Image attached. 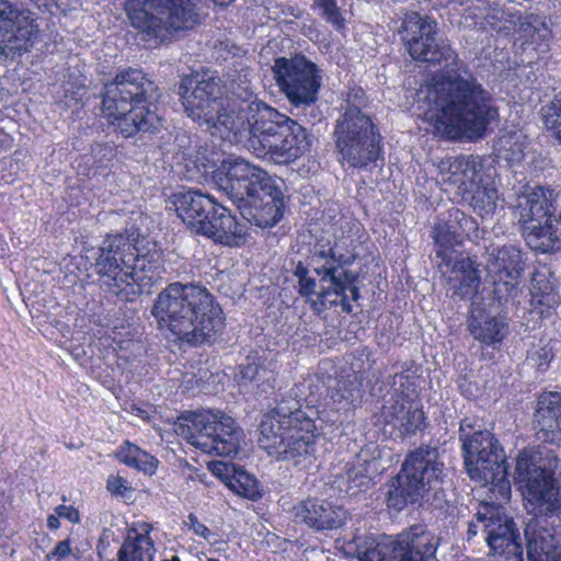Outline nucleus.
Instances as JSON below:
<instances>
[{
	"label": "nucleus",
	"instance_id": "1",
	"mask_svg": "<svg viewBox=\"0 0 561 561\" xmlns=\"http://www.w3.org/2000/svg\"><path fill=\"white\" fill-rule=\"evenodd\" d=\"M410 56L444 67L416 92V102L433 112L436 133L448 140L480 139L499 118L489 91L461 60L448 41L438 37L436 23L416 12L407 13L399 28Z\"/></svg>",
	"mask_w": 561,
	"mask_h": 561
},
{
	"label": "nucleus",
	"instance_id": "2",
	"mask_svg": "<svg viewBox=\"0 0 561 561\" xmlns=\"http://www.w3.org/2000/svg\"><path fill=\"white\" fill-rule=\"evenodd\" d=\"M325 383L318 375H308L265 413L260 424V446L277 460H291L311 456L320 436L318 421L327 423L328 412H320L314 404Z\"/></svg>",
	"mask_w": 561,
	"mask_h": 561
},
{
	"label": "nucleus",
	"instance_id": "3",
	"mask_svg": "<svg viewBox=\"0 0 561 561\" xmlns=\"http://www.w3.org/2000/svg\"><path fill=\"white\" fill-rule=\"evenodd\" d=\"M93 268L100 288L123 301L136 296L161 278L162 253L138 228L107 234L95 252Z\"/></svg>",
	"mask_w": 561,
	"mask_h": 561
},
{
	"label": "nucleus",
	"instance_id": "4",
	"mask_svg": "<svg viewBox=\"0 0 561 561\" xmlns=\"http://www.w3.org/2000/svg\"><path fill=\"white\" fill-rule=\"evenodd\" d=\"M151 314L159 329L192 347L214 344L225 328V316L204 286L174 282L157 296Z\"/></svg>",
	"mask_w": 561,
	"mask_h": 561
},
{
	"label": "nucleus",
	"instance_id": "5",
	"mask_svg": "<svg viewBox=\"0 0 561 561\" xmlns=\"http://www.w3.org/2000/svg\"><path fill=\"white\" fill-rule=\"evenodd\" d=\"M211 172L215 185L231 199L248 222L265 229L283 218L282 187L265 170L237 157L221 161Z\"/></svg>",
	"mask_w": 561,
	"mask_h": 561
},
{
	"label": "nucleus",
	"instance_id": "6",
	"mask_svg": "<svg viewBox=\"0 0 561 561\" xmlns=\"http://www.w3.org/2000/svg\"><path fill=\"white\" fill-rule=\"evenodd\" d=\"M101 95L104 116L123 137L159 130V117L150 108L159 99L158 85L141 69H118Z\"/></svg>",
	"mask_w": 561,
	"mask_h": 561
},
{
	"label": "nucleus",
	"instance_id": "7",
	"mask_svg": "<svg viewBox=\"0 0 561 561\" xmlns=\"http://www.w3.org/2000/svg\"><path fill=\"white\" fill-rule=\"evenodd\" d=\"M355 254L340 253L336 248L320 250L313 253L311 266L319 282L310 275V270L301 261L297 263L293 275L297 279V291L306 298L316 314H321L331 307L340 306L344 313H351L353 307L346 294L351 293V299H359L357 286L359 275L348 267L355 262Z\"/></svg>",
	"mask_w": 561,
	"mask_h": 561
},
{
	"label": "nucleus",
	"instance_id": "8",
	"mask_svg": "<svg viewBox=\"0 0 561 561\" xmlns=\"http://www.w3.org/2000/svg\"><path fill=\"white\" fill-rule=\"evenodd\" d=\"M445 470L438 447L421 445L410 451L399 472L381 488L386 506L389 511L400 513L410 505L439 500Z\"/></svg>",
	"mask_w": 561,
	"mask_h": 561
},
{
	"label": "nucleus",
	"instance_id": "9",
	"mask_svg": "<svg viewBox=\"0 0 561 561\" xmlns=\"http://www.w3.org/2000/svg\"><path fill=\"white\" fill-rule=\"evenodd\" d=\"M558 457L547 446H530L518 451L515 480L526 507L537 516L561 515V479L557 476Z\"/></svg>",
	"mask_w": 561,
	"mask_h": 561
},
{
	"label": "nucleus",
	"instance_id": "10",
	"mask_svg": "<svg viewBox=\"0 0 561 561\" xmlns=\"http://www.w3.org/2000/svg\"><path fill=\"white\" fill-rule=\"evenodd\" d=\"M198 0H125L130 25L144 41H170L198 23Z\"/></svg>",
	"mask_w": 561,
	"mask_h": 561
},
{
	"label": "nucleus",
	"instance_id": "11",
	"mask_svg": "<svg viewBox=\"0 0 561 561\" xmlns=\"http://www.w3.org/2000/svg\"><path fill=\"white\" fill-rule=\"evenodd\" d=\"M472 431V424L463 419L459 426L465 467L472 480L499 489L502 496L511 492L507 479L508 466L500 442L486 430Z\"/></svg>",
	"mask_w": 561,
	"mask_h": 561
},
{
	"label": "nucleus",
	"instance_id": "12",
	"mask_svg": "<svg viewBox=\"0 0 561 561\" xmlns=\"http://www.w3.org/2000/svg\"><path fill=\"white\" fill-rule=\"evenodd\" d=\"M333 139L342 165L367 169L383 162L382 136L365 112L342 113L335 121Z\"/></svg>",
	"mask_w": 561,
	"mask_h": 561
},
{
	"label": "nucleus",
	"instance_id": "13",
	"mask_svg": "<svg viewBox=\"0 0 561 561\" xmlns=\"http://www.w3.org/2000/svg\"><path fill=\"white\" fill-rule=\"evenodd\" d=\"M178 432L191 445L206 454L233 457L238 454L243 431L220 410H197L181 416Z\"/></svg>",
	"mask_w": 561,
	"mask_h": 561
},
{
	"label": "nucleus",
	"instance_id": "14",
	"mask_svg": "<svg viewBox=\"0 0 561 561\" xmlns=\"http://www.w3.org/2000/svg\"><path fill=\"white\" fill-rule=\"evenodd\" d=\"M433 233L437 247L436 256L448 268L447 294L455 301L472 299L478 293L481 278L476 261L455 249L462 243V233L449 221L447 213L435 224Z\"/></svg>",
	"mask_w": 561,
	"mask_h": 561
},
{
	"label": "nucleus",
	"instance_id": "15",
	"mask_svg": "<svg viewBox=\"0 0 561 561\" xmlns=\"http://www.w3.org/2000/svg\"><path fill=\"white\" fill-rule=\"evenodd\" d=\"M178 94L184 112L193 121L208 127L226 128L221 113L224 84L219 77L210 72H194L181 78Z\"/></svg>",
	"mask_w": 561,
	"mask_h": 561
},
{
	"label": "nucleus",
	"instance_id": "16",
	"mask_svg": "<svg viewBox=\"0 0 561 561\" xmlns=\"http://www.w3.org/2000/svg\"><path fill=\"white\" fill-rule=\"evenodd\" d=\"M272 72L279 91L294 108H307L317 103L322 70L305 55L275 58Z\"/></svg>",
	"mask_w": 561,
	"mask_h": 561
},
{
	"label": "nucleus",
	"instance_id": "17",
	"mask_svg": "<svg viewBox=\"0 0 561 561\" xmlns=\"http://www.w3.org/2000/svg\"><path fill=\"white\" fill-rule=\"evenodd\" d=\"M38 14L8 0H0V56L14 58L31 51L38 41Z\"/></svg>",
	"mask_w": 561,
	"mask_h": 561
},
{
	"label": "nucleus",
	"instance_id": "18",
	"mask_svg": "<svg viewBox=\"0 0 561 561\" xmlns=\"http://www.w3.org/2000/svg\"><path fill=\"white\" fill-rule=\"evenodd\" d=\"M439 542L423 524H414L394 538L388 537L371 551L376 561H439Z\"/></svg>",
	"mask_w": 561,
	"mask_h": 561
},
{
	"label": "nucleus",
	"instance_id": "19",
	"mask_svg": "<svg viewBox=\"0 0 561 561\" xmlns=\"http://www.w3.org/2000/svg\"><path fill=\"white\" fill-rule=\"evenodd\" d=\"M287 122H289L288 116L265 103L250 107V112L234 119H227L225 130L232 134L236 141L243 142L248 150L256 156Z\"/></svg>",
	"mask_w": 561,
	"mask_h": 561
},
{
	"label": "nucleus",
	"instance_id": "20",
	"mask_svg": "<svg viewBox=\"0 0 561 561\" xmlns=\"http://www.w3.org/2000/svg\"><path fill=\"white\" fill-rule=\"evenodd\" d=\"M524 265L523 253L516 245L504 244L490 250L488 271L493 283V297L500 305L517 296Z\"/></svg>",
	"mask_w": 561,
	"mask_h": 561
},
{
	"label": "nucleus",
	"instance_id": "21",
	"mask_svg": "<svg viewBox=\"0 0 561 561\" xmlns=\"http://www.w3.org/2000/svg\"><path fill=\"white\" fill-rule=\"evenodd\" d=\"M307 129L296 121L283 124L282 128L266 142L255 157L276 164H288L301 157L309 148Z\"/></svg>",
	"mask_w": 561,
	"mask_h": 561
},
{
	"label": "nucleus",
	"instance_id": "22",
	"mask_svg": "<svg viewBox=\"0 0 561 561\" xmlns=\"http://www.w3.org/2000/svg\"><path fill=\"white\" fill-rule=\"evenodd\" d=\"M207 217L198 226L196 234L205 236L215 243L229 248H239L247 242L248 228L245 224L238 220L236 214L228 207L216 202Z\"/></svg>",
	"mask_w": 561,
	"mask_h": 561
},
{
	"label": "nucleus",
	"instance_id": "23",
	"mask_svg": "<svg viewBox=\"0 0 561 561\" xmlns=\"http://www.w3.org/2000/svg\"><path fill=\"white\" fill-rule=\"evenodd\" d=\"M560 192L550 187L536 186L530 192L518 197L515 216L518 222L528 224L530 220H557L556 213L559 207Z\"/></svg>",
	"mask_w": 561,
	"mask_h": 561
},
{
	"label": "nucleus",
	"instance_id": "24",
	"mask_svg": "<svg viewBox=\"0 0 561 561\" xmlns=\"http://www.w3.org/2000/svg\"><path fill=\"white\" fill-rule=\"evenodd\" d=\"M168 203L169 208H173L178 217L196 233L198 226L214 209L216 201L198 190L182 187L170 195Z\"/></svg>",
	"mask_w": 561,
	"mask_h": 561
},
{
	"label": "nucleus",
	"instance_id": "25",
	"mask_svg": "<svg viewBox=\"0 0 561 561\" xmlns=\"http://www.w3.org/2000/svg\"><path fill=\"white\" fill-rule=\"evenodd\" d=\"M327 390L330 397L329 407L332 414L328 413L327 424L343 423L342 412L350 411L354 403L362 398V381L357 373L344 371L335 378H329Z\"/></svg>",
	"mask_w": 561,
	"mask_h": 561
},
{
	"label": "nucleus",
	"instance_id": "26",
	"mask_svg": "<svg viewBox=\"0 0 561 561\" xmlns=\"http://www.w3.org/2000/svg\"><path fill=\"white\" fill-rule=\"evenodd\" d=\"M295 517L317 531L341 528L347 512L325 500L307 499L294 507Z\"/></svg>",
	"mask_w": 561,
	"mask_h": 561
},
{
	"label": "nucleus",
	"instance_id": "27",
	"mask_svg": "<svg viewBox=\"0 0 561 561\" xmlns=\"http://www.w3.org/2000/svg\"><path fill=\"white\" fill-rule=\"evenodd\" d=\"M467 327L474 340L493 350H497L510 333V320L504 314L471 311Z\"/></svg>",
	"mask_w": 561,
	"mask_h": 561
},
{
	"label": "nucleus",
	"instance_id": "28",
	"mask_svg": "<svg viewBox=\"0 0 561 561\" xmlns=\"http://www.w3.org/2000/svg\"><path fill=\"white\" fill-rule=\"evenodd\" d=\"M251 72L248 68H242L230 82V94L225 101L222 121H231L250 112V107L259 104H265L259 100L251 83Z\"/></svg>",
	"mask_w": 561,
	"mask_h": 561
},
{
	"label": "nucleus",
	"instance_id": "29",
	"mask_svg": "<svg viewBox=\"0 0 561 561\" xmlns=\"http://www.w3.org/2000/svg\"><path fill=\"white\" fill-rule=\"evenodd\" d=\"M382 414L386 423L398 431L401 437H411L426 426L425 413L415 403L394 400L383 407Z\"/></svg>",
	"mask_w": 561,
	"mask_h": 561
},
{
	"label": "nucleus",
	"instance_id": "30",
	"mask_svg": "<svg viewBox=\"0 0 561 561\" xmlns=\"http://www.w3.org/2000/svg\"><path fill=\"white\" fill-rule=\"evenodd\" d=\"M542 439L556 443L561 439V392L551 391L539 396L534 413Z\"/></svg>",
	"mask_w": 561,
	"mask_h": 561
},
{
	"label": "nucleus",
	"instance_id": "31",
	"mask_svg": "<svg viewBox=\"0 0 561 561\" xmlns=\"http://www.w3.org/2000/svg\"><path fill=\"white\" fill-rule=\"evenodd\" d=\"M526 244L539 253H553L561 248V229L557 220L520 224Z\"/></svg>",
	"mask_w": 561,
	"mask_h": 561
},
{
	"label": "nucleus",
	"instance_id": "32",
	"mask_svg": "<svg viewBox=\"0 0 561 561\" xmlns=\"http://www.w3.org/2000/svg\"><path fill=\"white\" fill-rule=\"evenodd\" d=\"M483 519L485 540L493 554H496L499 549H504L508 541L520 539L514 520L499 510L491 512L490 516H484Z\"/></svg>",
	"mask_w": 561,
	"mask_h": 561
},
{
	"label": "nucleus",
	"instance_id": "33",
	"mask_svg": "<svg viewBox=\"0 0 561 561\" xmlns=\"http://www.w3.org/2000/svg\"><path fill=\"white\" fill-rule=\"evenodd\" d=\"M482 170L483 159L480 156L457 157L449 163V175L446 181L463 194L479 185Z\"/></svg>",
	"mask_w": 561,
	"mask_h": 561
},
{
	"label": "nucleus",
	"instance_id": "34",
	"mask_svg": "<svg viewBox=\"0 0 561 561\" xmlns=\"http://www.w3.org/2000/svg\"><path fill=\"white\" fill-rule=\"evenodd\" d=\"M378 471V461L370 456L368 450L362 449L352 462L346 463L345 480L348 484L347 491L353 494L363 492L373 484V474Z\"/></svg>",
	"mask_w": 561,
	"mask_h": 561
},
{
	"label": "nucleus",
	"instance_id": "35",
	"mask_svg": "<svg viewBox=\"0 0 561 561\" xmlns=\"http://www.w3.org/2000/svg\"><path fill=\"white\" fill-rule=\"evenodd\" d=\"M154 552L149 530L139 533L136 528H130L117 551V561H153Z\"/></svg>",
	"mask_w": 561,
	"mask_h": 561
},
{
	"label": "nucleus",
	"instance_id": "36",
	"mask_svg": "<svg viewBox=\"0 0 561 561\" xmlns=\"http://www.w3.org/2000/svg\"><path fill=\"white\" fill-rule=\"evenodd\" d=\"M174 141L179 147L175 152L176 163L184 165L188 179L205 175L213 169L209 160L199 153L195 147H191V138L185 133L176 134Z\"/></svg>",
	"mask_w": 561,
	"mask_h": 561
},
{
	"label": "nucleus",
	"instance_id": "37",
	"mask_svg": "<svg viewBox=\"0 0 561 561\" xmlns=\"http://www.w3.org/2000/svg\"><path fill=\"white\" fill-rule=\"evenodd\" d=\"M528 561H561V547L549 534L525 531Z\"/></svg>",
	"mask_w": 561,
	"mask_h": 561
},
{
	"label": "nucleus",
	"instance_id": "38",
	"mask_svg": "<svg viewBox=\"0 0 561 561\" xmlns=\"http://www.w3.org/2000/svg\"><path fill=\"white\" fill-rule=\"evenodd\" d=\"M462 198L469 203L473 211L482 219L493 217L499 202V192L491 185H478L467 193Z\"/></svg>",
	"mask_w": 561,
	"mask_h": 561
},
{
	"label": "nucleus",
	"instance_id": "39",
	"mask_svg": "<svg viewBox=\"0 0 561 561\" xmlns=\"http://www.w3.org/2000/svg\"><path fill=\"white\" fill-rule=\"evenodd\" d=\"M116 456L126 466L148 474H152L157 469L158 460L129 442H125L118 448Z\"/></svg>",
	"mask_w": 561,
	"mask_h": 561
},
{
	"label": "nucleus",
	"instance_id": "40",
	"mask_svg": "<svg viewBox=\"0 0 561 561\" xmlns=\"http://www.w3.org/2000/svg\"><path fill=\"white\" fill-rule=\"evenodd\" d=\"M530 304L541 318H548L559 306L560 296L549 282H538L531 289Z\"/></svg>",
	"mask_w": 561,
	"mask_h": 561
},
{
	"label": "nucleus",
	"instance_id": "41",
	"mask_svg": "<svg viewBox=\"0 0 561 561\" xmlns=\"http://www.w3.org/2000/svg\"><path fill=\"white\" fill-rule=\"evenodd\" d=\"M407 366V364H403L402 370L400 373H396L393 376L391 385L393 393L391 394L389 402L400 400L404 403H415V399L417 398L415 376Z\"/></svg>",
	"mask_w": 561,
	"mask_h": 561
},
{
	"label": "nucleus",
	"instance_id": "42",
	"mask_svg": "<svg viewBox=\"0 0 561 561\" xmlns=\"http://www.w3.org/2000/svg\"><path fill=\"white\" fill-rule=\"evenodd\" d=\"M543 128L561 146V90L539 111Z\"/></svg>",
	"mask_w": 561,
	"mask_h": 561
},
{
	"label": "nucleus",
	"instance_id": "43",
	"mask_svg": "<svg viewBox=\"0 0 561 561\" xmlns=\"http://www.w3.org/2000/svg\"><path fill=\"white\" fill-rule=\"evenodd\" d=\"M241 379L254 382L257 387H273L275 381L273 370L265 367L260 358L247 357L245 363L239 365Z\"/></svg>",
	"mask_w": 561,
	"mask_h": 561
},
{
	"label": "nucleus",
	"instance_id": "44",
	"mask_svg": "<svg viewBox=\"0 0 561 561\" xmlns=\"http://www.w3.org/2000/svg\"><path fill=\"white\" fill-rule=\"evenodd\" d=\"M229 485L236 493L250 500L260 495L256 479L241 469L233 470Z\"/></svg>",
	"mask_w": 561,
	"mask_h": 561
},
{
	"label": "nucleus",
	"instance_id": "45",
	"mask_svg": "<svg viewBox=\"0 0 561 561\" xmlns=\"http://www.w3.org/2000/svg\"><path fill=\"white\" fill-rule=\"evenodd\" d=\"M447 215L449 217V221L454 224L456 230L462 233V237L465 234L470 238L479 237V225L472 216L467 215L459 208L449 209Z\"/></svg>",
	"mask_w": 561,
	"mask_h": 561
},
{
	"label": "nucleus",
	"instance_id": "46",
	"mask_svg": "<svg viewBox=\"0 0 561 561\" xmlns=\"http://www.w3.org/2000/svg\"><path fill=\"white\" fill-rule=\"evenodd\" d=\"M367 104V98L365 91L360 87L350 88L344 99L342 108L343 113H356L364 112L363 107Z\"/></svg>",
	"mask_w": 561,
	"mask_h": 561
},
{
	"label": "nucleus",
	"instance_id": "47",
	"mask_svg": "<svg viewBox=\"0 0 561 561\" xmlns=\"http://www.w3.org/2000/svg\"><path fill=\"white\" fill-rule=\"evenodd\" d=\"M317 5L322 10L325 20L331 23L336 30L344 27V19L337 7L336 0H321Z\"/></svg>",
	"mask_w": 561,
	"mask_h": 561
},
{
	"label": "nucleus",
	"instance_id": "48",
	"mask_svg": "<svg viewBox=\"0 0 561 561\" xmlns=\"http://www.w3.org/2000/svg\"><path fill=\"white\" fill-rule=\"evenodd\" d=\"M519 540L508 541L507 546L504 549H499L496 554L504 556L505 561H524L523 547Z\"/></svg>",
	"mask_w": 561,
	"mask_h": 561
},
{
	"label": "nucleus",
	"instance_id": "49",
	"mask_svg": "<svg viewBox=\"0 0 561 561\" xmlns=\"http://www.w3.org/2000/svg\"><path fill=\"white\" fill-rule=\"evenodd\" d=\"M209 469L216 477L224 481H228V483L232 479L233 470H237L233 465L224 461H213Z\"/></svg>",
	"mask_w": 561,
	"mask_h": 561
},
{
	"label": "nucleus",
	"instance_id": "50",
	"mask_svg": "<svg viewBox=\"0 0 561 561\" xmlns=\"http://www.w3.org/2000/svg\"><path fill=\"white\" fill-rule=\"evenodd\" d=\"M72 553L71 540L69 538L59 541L55 548L46 556L48 560L57 559L61 560L69 557Z\"/></svg>",
	"mask_w": 561,
	"mask_h": 561
},
{
	"label": "nucleus",
	"instance_id": "51",
	"mask_svg": "<svg viewBox=\"0 0 561 561\" xmlns=\"http://www.w3.org/2000/svg\"><path fill=\"white\" fill-rule=\"evenodd\" d=\"M187 526L193 533L204 539H208L210 536L209 528L201 523L197 518V516L193 513H190L187 516Z\"/></svg>",
	"mask_w": 561,
	"mask_h": 561
},
{
	"label": "nucleus",
	"instance_id": "52",
	"mask_svg": "<svg viewBox=\"0 0 561 561\" xmlns=\"http://www.w3.org/2000/svg\"><path fill=\"white\" fill-rule=\"evenodd\" d=\"M55 513L59 516V518H65L72 524H77L80 522V514L78 510L71 505H58L55 507Z\"/></svg>",
	"mask_w": 561,
	"mask_h": 561
},
{
	"label": "nucleus",
	"instance_id": "53",
	"mask_svg": "<svg viewBox=\"0 0 561 561\" xmlns=\"http://www.w3.org/2000/svg\"><path fill=\"white\" fill-rule=\"evenodd\" d=\"M106 488L112 494L121 496H123L128 489L127 481L122 477H110Z\"/></svg>",
	"mask_w": 561,
	"mask_h": 561
},
{
	"label": "nucleus",
	"instance_id": "54",
	"mask_svg": "<svg viewBox=\"0 0 561 561\" xmlns=\"http://www.w3.org/2000/svg\"><path fill=\"white\" fill-rule=\"evenodd\" d=\"M537 355L541 359L540 363L538 364V366L541 369L547 368L549 366V363H550L551 358H552V355L550 354V352L545 350V348H541L540 351L537 352Z\"/></svg>",
	"mask_w": 561,
	"mask_h": 561
},
{
	"label": "nucleus",
	"instance_id": "55",
	"mask_svg": "<svg viewBox=\"0 0 561 561\" xmlns=\"http://www.w3.org/2000/svg\"><path fill=\"white\" fill-rule=\"evenodd\" d=\"M47 527L53 530H56L60 527L59 516L56 513L55 515H49L47 517Z\"/></svg>",
	"mask_w": 561,
	"mask_h": 561
},
{
	"label": "nucleus",
	"instance_id": "56",
	"mask_svg": "<svg viewBox=\"0 0 561 561\" xmlns=\"http://www.w3.org/2000/svg\"><path fill=\"white\" fill-rule=\"evenodd\" d=\"M522 157H523V152H522V151H518V152L516 153V157H515V158H508V157H506V159H508V160H519Z\"/></svg>",
	"mask_w": 561,
	"mask_h": 561
},
{
	"label": "nucleus",
	"instance_id": "57",
	"mask_svg": "<svg viewBox=\"0 0 561 561\" xmlns=\"http://www.w3.org/2000/svg\"><path fill=\"white\" fill-rule=\"evenodd\" d=\"M162 561H181L178 556H173L171 559H163Z\"/></svg>",
	"mask_w": 561,
	"mask_h": 561
},
{
	"label": "nucleus",
	"instance_id": "58",
	"mask_svg": "<svg viewBox=\"0 0 561 561\" xmlns=\"http://www.w3.org/2000/svg\"><path fill=\"white\" fill-rule=\"evenodd\" d=\"M136 411H137V414L140 415V416H142V414L146 413V411L140 409V408H137Z\"/></svg>",
	"mask_w": 561,
	"mask_h": 561
},
{
	"label": "nucleus",
	"instance_id": "59",
	"mask_svg": "<svg viewBox=\"0 0 561 561\" xmlns=\"http://www.w3.org/2000/svg\"><path fill=\"white\" fill-rule=\"evenodd\" d=\"M107 531H108V529H104V530H103V535H102V537L100 538V543H102V542H103V537L105 536V533H107Z\"/></svg>",
	"mask_w": 561,
	"mask_h": 561
},
{
	"label": "nucleus",
	"instance_id": "60",
	"mask_svg": "<svg viewBox=\"0 0 561 561\" xmlns=\"http://www.w3.org/2000/svg\"><path fill=\"white\" fill-rule=\"evenodd\" d=\"M207 561H219V560L215 559V558H209V559H207Z\"/></svg>",
	"mask_w": 561,
	"mask_h": 561
}]
</instances>
